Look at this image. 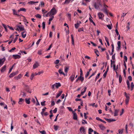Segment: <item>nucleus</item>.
Listing matches in <instances>:
<instances>
[{
	"mask_svg": "<svg viewBox=\"0 0 134 134\" xmlns=\"http://www.w3.org/2000/svg\"><path fill=\"white\" fill-rule=\"evenodd\" d=\"M57 12V10L54 7H53L49 12L51 16H54L56 14Z\"/></svg>",
	"mask_w": 134,
	"mask_h": 134,
	"instance_id": "1",
	"label": "nucleus"
},
{
	"mask_svg": "<svg viewBox=\"0 0 134 134\" xmlns=\"http://www.w3.org/2000/svg\"><path fill=\"white\" fill-rule=\"evenodd\" d=\"M61 85L60 83H56L54 85H52L51 86V88L52 90H54L55 87H56L57 88H58L59 87L61 86Z\"/></svg>",
	"mask_w": 134,
	"mask_h": 134,
	"instance_id": "2",
	"label": "nucleus"
},
{
	"mask_svg": "<svg viewBox=\"0 0 134 134\" xmlns=\"http://www.w3.org/2000/svg\"><path fill=\"white\" fill-rule=\"evenodd\" d=\"M108 7V6L106 5L105 3H104L103 4V8L101 9L103 12L105 13L107 15H108V11L107 8Z\"/></svg>",
	"mask_w": 134,
	"mask_h": 134,
	"instance_id": "3",
	"label": "nucleus"
},
{
	"mask_svg": "<svg viewBox=\"0 0 134 134\" xmlns=\"http://www.w3.org/2000/svg\"><path fill=\"white\" fill-rule=\"evenodd\" d=\"M98 15L99 19L102 20V18H104V14L101 12H99L98 13Z\"/></svg>",
	"mask_w": 134,
	"mask_h": 134,
	"instance_id": "4",
	"label": "nucleus"
},
{
	"mask_svg": "<svg viewBox=\"0 0 134 134\" xmlns=\"http://www.w3.org/2000/svg\"><path fill=\"white\" fill-rule=\"evenodd\" d=\"M24 88L25 90L27 92L31 93V92L30 91L29 87L27 85H25Z\"/></svg>",
	"mask_w": 134,
	"mask_h": 134,
	"instance_id": "5",
	"label": "nucleus"
},
{
	"mask_svg": "<svg viewBox=\"0 0 134 134\" xmlns=\"http://www.w3.org/2000/svg\"><path fill=\"white\" fill-rule=\"evenodd\" d=\"M12 57L14 59H19L20 58L21 56L18 54L16 55H12Z\"/></svg>",
	"mask_w": 134,
	"mask_h": 134,
	"instance_id": "6",
	"label": "nucleus"
},
{
	"mask_svg": "<svg viewBox=\"0 0 134 134\" xmlns=\"http://www.w3.org/2000/svg\"><path fill=\"white\" fill-rule=\"evenodd\" d=\"M80 131L81 133L85 134L86 133V131L85 130V129L83 127H81L80 129Z\"/></svg>",
	"mask_w": 134,
	"mask_h": 134,
	"instance_id": "7",
	"label": "nucleus"
},
{
	"mask_svg": "<svg viewBox=\"0 0 134 134\" xmlns=\"http://www.w3.org/2000/svg\"><path fill=\"white\" fill-rule=\"evenodd\" d=\"M5 60V57L2 59H0V65H2L4 63Z\"/></svg>",
	"mask_w": 134,
	"mask_h": 134,
	"instance_id": "8",
	"label": "nucleus"
},
{
	"mask_svg": "<svg viewBox=\"0 0 134 134\" xmlns=\"http://www.w3.org/2000/svg\"><path fill=\"white\" fill-rule=\"evenodd\" d=\"M75 74H72L70 76V80L71 82H72L75 79Z\"/></svg>",
	"mask_w": 134,
	"mask_h": 134,
	"instance_id": "9",
	"label": "nucleus"
},
{
	"mask_svg": "<svg viewBox=\"0 0 134 134\" xmlns=\"http://www.w3.org/2000/svg\"><path fill=\"white\" fill-rule=\"evenodd\" d=\"M39 66V64L37 62H36L33 65V68L35 69L37 68Z\"/></svg>",
	"mask_w": 134,
	"mask_h": 134,
	"instance_id": "10",
	"label": "nucleus"
},
{
	"mask_svg": "<svg viewBox=\"0 0 134 134\" xmlns=\"http://www.w3.org/2000/svg\"><path fill=\"white\" fill-rule=\"evenodd\" d=\"M73 119L74 120H76L77 119V115L76 114L74 111H73Z\"/></svg>",
	"mask_w": 134,
	"mask_h": 134,
	"instance_id": "11",
	"label": "nucleus"
},
{
	"mask_svg": "<svg viewBox=\"0 0 134 134\" xmlns=\"http://www.w3.org/2000/svg\"><path fill=\"white\" fill-rule=\"evenodd\" d=\"M27 32L26 31H24L21 33L22 36L23 38H25L26 36Z\"/></svg>",
	"mask_w": 134,
	"mask_h": 134,
	"instance_id": "12",
	"label": "nucleus"
},
{
	"mask_svg": "<svg viewBox=\"0 0 134 134\" xmlns=\"http://www.w3.org/2000/svg\"><path fill=\"white\" fill-rule=\"evenodd\" d=\"M18 28L20 31H24L25 30L23 26L18 25Z\"/></svg>",
	"mask_w": 134,
	"mask_h": 134,
	"instance_id": "13",
	"label": "nucleus"
},
{
	"mask_svg": "<svg viewBox=\"0 0 134 134\" xmlns=\"http://www.w3.org/2000/svg\"><path fill=\"white\" fill-rule=\"evenodd\" d=\"M24 102V100L23 99L20 98L19 99V100L18 103L20 104H22Z\"/></svg>",
	"mask_w": 134,
	"mask_h": 134,
	"instance_id": "14",
	"label": "nucleus"
},
{
	"mask_svg": "<svg viewBox=\"0 0 134 134\" xmlns=\"http://www.w3.org/2000/svg\"><path fill=\"white\" fill-rule=\"evenodd\" d=\"M124 94L126 97V99H130V94H129L127 93L126 92H125Z\"/></svg>",
	"mask_w": 134,
	"mask_h": 134,
	"instance_id": "15",
	"label": "nucleus"
},
{
	"mask_svg": "<svg viewBox=\"0 0 134 134\" xmlns=\"http://www.w3.org/2000/svg\"><path fill=\"white\" fill-rule=\"evenodd\" d=\"M6 66L5 65H4L3 67H2L1 69V71L2 72H4L6 69Z\"/></svg>",
	"mask_w": 134,
	"mask_h": 134,
	"instance_id": "16",
	"label": "nucleus"
},
{
	"mask_svg": "<svg viewBox=\"0 0 134 134\" xmlns=\"http://www.w3.org/2000/svg\"><path fill=\"white\" fill-rule=\"evenodd\" d=\"M119 112L118 110L115 109V112L114 113V116H116L118 115V113Z\"/></svg>",
	"mask_w": 134,
	"mask_h": 134,
	"instance_id": "17",
	"label": "nucleus"
},
{
	"mask_svg": "<svg viewBox=\"0 0 134 134\" xmlns=\"http://www.w3.org/2000/svg\"><path fill=\"white\" fill-rule=\"evenodd\" d=\"M86 2V3H88L90 2V0H83L82 4H83L86 5V3L85 2Z\"/></svg>",
	"mask_w": 134,
	"mask_h": 134,
	"instance_id": "18",
	"label": "nucleus"
},
{
	"mask_svg": "<svg viewBox=\"0 0 134 134\" xmlns=\"http://www.w3.org/2000/svg\"><path fill=\"white\" fill-rule=\"evenodd\" d=\"M104 37L105 38V40L107 43L108 45V46H109L110 44H109V42L108 39V38L106 36H105Z\"/></svg>",
	"mask_w": 134,
	"mask_h": 134,
	"instance_id": "19",
	"label": "nucleus"
},
{
	"mask_svg": "<svg viewBox=\"0 0 134 134\" xmlns=\"http://www.w3.org/2000/svg\"><path fill=\"white\" fill-rule=\"evenodd\" d=\"M94 6L95 8L97 9H98L99 8V6L97 5V3H94Z\"/></svg>",
	"mask_w": 134,
	"mask_h": 134,
	"instance_id": "20",
	"label": "nucleus"
},
{
	"mask_svg": "<svg viewBox=\"0 0 134 134\" xmlns=\"http://www.w3.org/2000/svg\"><path fill=\"white\" fill-rule=\"evenodd\" d=\"M13 14L14 15H16L18 16H19V15L18 13V12L16 11L14 9H13Z\"/></svg>",
	"mask_w": 134,
	"mask_h": 134,
	"instance_id": "21",
	"label": "nucleus"
},
{
	"mask_svg": "<svg viewBox=\"0 0 134 134\" xmlns=\"http://www.w3.org/2000/svg\"><path fill=\"white\" fill-rule=\"evenodd\" d=\"M58 72L59 73L61 74H62L64 76L65 75V74L63 71L62 69H59L58 71Z\"/></svg>",
	"mask_w": 134,
	"mask_h": 134,
	"instance_id": "22",
	"label": "nucleus"
},
{
	"mask_svg": "<svg viewBox=\"0 0 134 134\" xmlns=\"http://www.w3.org/2000/svg\"><path fill=\"white\" fill-rule=\"evenodd\" d=\"M99 127L102 130H103L105 129V127L102 125H100L99 126Z\"/></svg>",
	"mask_w": 134,
	"mask_h": 134,
	"instance_id": "23",
	"label": "nucleus"
},
{
	"mask_svg": "<svg viewBox=\"0 0 134 134\" xmlns=\"http://www.w3.org/2000/svg\"><path fill=\"white\" fill-rule=\"evenodd\" d=\"M62 93V91H60L59 92V93H58L57 95L56 98H58L61 95Z\"/></svg>",
	"mask_w": 134,
	"mask_h": 134,
	"instance_id": "24",
	"label": "nucleus"
},
{
	"mask_svg": "<svg viewBox=\"0 0 134 134\" xmlns=\"http://www.w3.org/2000/svg\"><path fill=\"white\" fill-rule=\"evenodd\" d=\"M74 26L75 27L76 29H77L80 26V25L79 24V22L78 21L77 23L75 24Z\"/></svg>",
	"mask_w": 134,
	"mask_h": 134,
	"instance_id": "25",
	"label": "nucleus"
},
{
	"mask_svg": "<svg viewBox=\"0 0 134 134\" xmlns=\"http://www.w3.org/2000/svg\"><path fill=\"white\" fill-rule=\"evenodd\" d=\"M69 69V67L65 66L64 68V71L65 72H66V73H67L68 72Z\"/></svg>",
	"mask_w": 134,
	"mask_h": 134,
	"instance_id": "26",
	"label": "nucleus"
},
{
	"mask_svg": "<svg viewBox=\"0 0 134 134\" xmlns=\"http://www.w3.org/2000/svg\"><path fill=\"white\" fill-rule=\"evenodd\" d=\"M71 38L72 44L73 45H74V37L72 35H71Z\"/></svg>",
	"mask_w": 134,
	"mask_h": 134,
	"instance_id": "27",
	"label": "nucleus"
},
{
	"mask_svg": "<svg viewBox=\"0 0 134 134\" xmlns=\"http://www.w3.org/2000/svg\"><path fill=\"white\" fill-rule=\"evenodd\" d=\"M25 100L26 102V103L28 104H29L30 103V99H27L26 98L25 99Z\"/></svg>",
	"mask_w": 134,
	"mask_h": 134,
	"instance_id": "28",
	"label": "nucleus"
},
{
	"mask_svg": "<svg viewBox=\"0 0 134 134\" xmlns=\"http://www.w3.org/2000/svg\"><path fill=\"white\" fill-rule=\"evenodd\" d=\"M122 80V78L121 76L120 75L119 77V81L120 83H121Z\"/></svg>",
	"mask_w": 134,
	"mask_h": 134,
	"instance_id": "29",
	"label": "nucleus"
},
{
	"mask_svg": "<svg viewBox=\"0 0 134 134\" xmlns=\"http://www.w3.org/2000/svg\"><path fill=\"white\" fill-rule=\"evenodd\" d=\"M71 0H66L64 3V4H69L70 1Z\"/></svg>",
	"mask_w": 134,
	"mask_h": 134,
	"instance_id": "30",
	"label": "nucleus"
},
{
	"mask_svg": "<svg viewBox=\"0 0 134 134\" xmlns=\"http://www.w3.org/2000/svg\"><path fill=\"white\" fill-rule=\"evenodd\" d=\"M93 130L91 128H89L88 130V134H92L91 133L93 132Z\"/></svg>",
	"mask_w": 134,
	"mask_h": 134,
	"instance_id": "31",
	"label": "nucleus"
},
{
	"mask_svg": "<svg viewBox=\"0 0 134 134\" xmlns=\"http://www.w3.org/2000/svg\"><path fill=\"white\" fill-rule=\"evenodd\" d=\"M21 95H22V97H25L26 96V93L23 92H21Z\"/></svg>",
	"mask_w": 134,
	"mask_h": 134,
	"instance_id": "32",
	"label": "nucleus"
},
{
	"mask_svg": "<svg viewBox=\"0 0 134 134\" xmlns=\"http://www.w3.org/2000/svg\"><path fill=\"white\" fill-rule=\"evenodd\" d=\"M67 16L68 17V19H69L70 20H71V15L69 13H68L67 14Z\"/></svg>",
	"mask_w": 134,
	"mask_h": 134,
	"instance_id": "33",
	"label": "nucleus"
},
{
	"mask_svg": "<svg viewBox=\"0 0 134 134\" xmlns=\"http://www.w3.org/2000/svg\"><path fill=\"white\" fill-rule=\"evenodd\" d=\"M15 76V74L13 72L11 73L9 76V77L10 78L12 77L13 76Z\"/></svg>",
	"mask_w": 134,
	"mask_h": 134,
	"instance_id": "34",
	"label": "nucleus"
},
{
	"mask_svg": "<svg viewBox=\"0 0 134 134\" xmlns=\"http://www.w3.org/2000/svg\"><path fill=\"white\" fill-rule=\"evenodd\" d=\"M79 80H80L82 82L84 80V78L83 77H79Z\"/></svg>",
	"mask_w": 134,
	"mask_h": 134,
	"instance_id": "35",
	"label": "nucleus"
},
{
	"mask_svg": "<svg viewBox=\"0 0 134 134\" xmlns=\"http://www.w3.org/2000/svg\"><path fill=\"white\" fill-rule=\"evenodd\" d=\"M42 11L43 14V16H45L44 15V14L46 13L47 12V11H46L45 9H43L42 10Z\"/></svg>",
	"mask_w": 134,
	"mask_h": 134,
	"instance_id": "36",
	"label": "nucleus"
},
{
	"mask_svg": "<svg viewBox=\"0 0 134 134\" xmlns=\"http://www.w3.org/2000/svg\"><path fill=\"white\" fill-rule=\"evenodd\" d=\"M24 17V18L23 19V21L25 23H26V22L27 24H28L29 23V22L27 21V20L25 18V17L24 16H23Z\"/></svg>",
	"mask_w": 134,
	"mask_h": 134,
	"instance_id": "37",
	"label": "nucleus"
},
{
	"mask_svg": "<svg viewBox=\"0 0 134 134\" xmlns=\"http://www.w3.org/2000/svg\"><path fill=\"white\" fill-rule=\"evenodd\" d=\"M60 59H61L63 61H64V55H61L60 58Z\"/></svg>",
	"mask_w": 134,
	"mask_h": 134,
	"instance_id": "38",
	"label": "nucleus"
},
{
	"mask_svg": "<svg viewBox=\"0 0 134 134\" xmlns=\"http://www.w3.org/2000/svg\"><path fill=\"white\" fill-rule=\"evenodd\" d=\"M46 23L44 22H43L42 23V27L43 29H44L45 27Z\"/></svg>",
	"mask_w": 134,
	"mask_h": 134,
	"instance_id": "39",
	"label": "nucleus"
},
{
	"mask_svg": "<svg viewBox=\"0 0 134 134\" xmlns=\"http://www.w3.org/2000/svg\"><path fill=\"white\" fill-rule=\"evenodd\" d=\"M123 129H119L118 130L119 133L120 134H121L123 132Z\"/></svg>",
	"mask_w": 134,
	"mask_h": 134,
	"instance_id": "40",
	"label": "nucleus"
},
{
	"mask_svg": "<svg viewBox=\"0 0 134 134\" xmlns=\"http://www.w3.org/2000/svg\"><path fill=\"white\" fill-rule=\"evenodd\" d=\"M35 16L37 18H41V16L39 14H37L35 15Z\"/></svg>",
	"mask_w": 134,
	"mask_h": 134,
	"instance_id": "41",
	"label": "nucleus"
},
{
	"mask_svg": "<svg viewBox=\"0 0 134 134\" xmlns=\"http://www.w3.org/2000/svg\"><path fill=\"white\" fill-rule=\"evenodd\" d=\"M100 73L98 74L97 75V76H96V77L95 80V81H96L97 79H98V78H99V77L100 76Z\"/></svg>",
	"mask_w": 134,
	"mask_h": 134,
	"instance_id": "42",
	"label": "nucleus"
},
{
	"mask_svg": "<svg viewBox=\"0 0 134 134\" xmlns=\"http://www.w3.org/2000/svg\"><path fill=\"white\" fill-rule=\"evenodd\" d=\"M51 18L49 19V21H51L54 18V16H50Z\"/></svg>",
	"mask_w": 134,
	"mask_h": 134,
	"instance_id": "43",
	"label": "nucleus"
},
{
	"mask_svg": "<svg viewBox=\"0 0 134 134\" xmlns=\"http://www.w3.org/2000/svg\"><path fill=\"white\" fill-rule=\"evenodd\" d=\"M2 25H3V26L4 27V28L5 31H7V26L3 24H2Z\"/></svg>",
	"mask_w": 134,
	"mask_h": 134,
	"instance_id": "44",
	"label": "nucleus"
},
{
	"mask_svg": "<svg viewBox=\"0 0 134 134\" xmlns=\"http://www.w3.org/2000/svg\"><path fill=\"white\" fill-rule=\"evenodd\" d=\"M81 31H83V27L81 28H79L78 30V31L79 32H80Z\"/></svg>",
	"mask_w": 134,
	"mask_h": 134,
	"instance_id": "45",
	"label": "nucleus"
},
{
	"mask_svg": "<svg viewBox=\"0 0 134 134\" xmlns=\"http://www.w3.org/2000/svg\"><path fill=\"white\" fill-rule=\"evenodd\" d=\"M39 132L42 134H46V132L44 130H43L42 131H39Z\"/></svg>",
	"mask_w": 134,
	"mask_h": 134,
	"instance_id": "46",
	"label": "nucleus"
},
{
	"mask_svg": "<svg viewBox=\"0 0 134 134\" xmlns=\"http://www.w3.org/2000/svg\"><path fill=\"white\" fill-rule=\"evenodd\" d=\"M20 10H21V11H23L24 12H25L26 11V9L25 8H21L20 9Z\"/></svg>",
	"mask_w": 134,
	"mask_h": 134,
	"instance_id": "47",
	"label": "nucleus"
},
{
	"mask_svg": "<svg viewBox=\"0 0 134 134\" xmlns=\"http://www.w3.org/2000/svg\"><path fill=\"white\" fill-rule=\"evenodd\" d=\"M14 66V65H13L11 67V68H10V70H9V71L8 72V73L9 74L11 72L12 70L13 69V68Z\"/></svg>",
	"mask_w": 134,
	"mask_h": 134,
	"instance_id": "48",
	"label": "nucleus"
},
{
	"mask_svg": "<svg viewBox=\"0 0 134 134\" xmlns=\"http://www.w3.org/2000/svg\"><path fill=\"white\" fill-rule=\"evenodd\" d=\"M59 62V60H56L54 62V63L55 64H58Z\"/></svg>",
	"mask_w": 134,
	"mask_h": 134,
	"instance_id": "49",
	"label": "nucleus"
},
{
	"mask_svg": "<svg viewBox=\"0 0 134 134\" xmlns=\"http://www.w3.org/2000/svg\"><path fill=\"white\" fill-rule=\"evenodd\" d=\"M34 77V74H31V76L30 77V79L31 80H32L33 79V78Z\"/></svg>",
	"mask_w": 134,
	"mask_h": 134,
	"instance_id": "50",
	"label": "nucleus"
},
{
	"mask_svg": "<svg viewBox=\"0 0 134 134\" xmlns=\"http://www.w3.org/2000/svg\"><path fill=\"white\" fill-rule=\"evenodd\" d=\"M95 52L96 54L97 55V56L98 57L99 56V54H98V51L96 49L95 50Z\"/></svg>",
	"mask_w": 134,
	"mask_h": 134,
	"instance_id": "51",
	"label": "nucleus"
},
{
	"mask_svg": "<svg viewBox=\"0 0 134 134\" xmlns=\"http://www.w3.org/2000/svg\"><path fill=\"white\" fill-rule=\"evenodd\" d=\"M35 98L36 99V101H37V102H36V105H40V104L39 103V102H38V100L37 99L36 97H35Z\"/></svg>",
	"mask_w": 134,
	"mask_h": 134,
	"instance_id": "52",
	"label": "nucleus"
},
{
	"mask_svg": "<svg viewBox=\"0 0 134 134\" xmlns=\"http://www.w3.org/2000/svg\"><path fill=\"white\" fill-rule=\"evenodd\" d=\"M130 99H126L125 103L126 104H127L128 103Z\"/></svg>",
	"mask_w": 134,
	"mask_h": 134,
	"instance_id": "53",
	"label": "nucleus"
},
{
	"mask_svg": "<svg viewBox=\"0 0 134 134\" xmlns=\"http://www.w3.org/2000/svg\"><path fill=\"white\" fill-rule=\"evenodd\" d=\"M107 73V71H105V72L104 74L103 75V77L104 78H105L106 77Z\"/></svg>",
	"mask_w": 134,
	"mask_h": 134,
	"instance_id": "54",
	"label": "nucleus"
},
{
	"mask_svg": "<svg viewBox=\"0 0 134 134\" xmlns=\"http://www.w3.org/2000/svg\"><path fill=\"white\" fill-rule=\"evenodd\" d=\"M53 44L52 43L49 46L48 48L47 49V51L49 50H50Z\"/></svg>",
	"mask_w": 134,
	"mask_h": 134,
	"instance_id": "55",
	"label": "nucleus"
},
{
	"mask_svg": "<svg viewBox=\"0 0 134 134\" xmlns=\"http://www.w3.org/2000/svg\"><path fill=\"white\" fill-rule=\"evenodd\" d=\"M128 79L130 81H132V77L131 76H129L128 77Z\"/></svg>",
	"mask_w": 134,
	"mask_h": 134,
	"instance_id": "56",
	"label": "nucleus"
},
{
	"mask_svg": "<svg viewBox=\"0 0 134 134\" xmlns=\"http://www.w3.org/2000/svg\"><path fill=\"white\" fill-rule=\"evenodd\" d=\"M90 73L89 72V71L87 72V73L85 75V78H87V77L89 75Z\"/></svg>",
	"mask_w": 134,
	"mask_h": 134,
	"instance_id": "57",
	"label": "nucleus"
},
{
	"mask_svg": "<svg viewBox=\"0 0 134 134\" xmlns=\"http://www.w3.org/2000/svg\"><path fill=\"white\" fill-rule=\"evenodd\" d=\"M96 72V71H95V72L92 73V75L90 76L89 77L88 79H89L91 78L92 76H94L95 74V73Z\"/></svg>",
	"mask_w": 134,
	"mask_h": 134,
	"instance_id": "58",
	"label": "nucleus"
},
{
	"mask_svg": "<svg viewBox=\"0 0 134 134\" xmlns=\"http://www.w3.org/2000/svg\"><path fill=\"white\" fill-rule=\"evenodd\" d=\"M35 2L33 1H30V2H28V3L29 4H34L35 3Z\"/></svg>",
	"mask_w": 134,
	"mask_h": 134,
	"instance_id": "59",
	"label": "nucleus"
},
{
	"mask_svg": "<svg viewBox=\"0 0 134 134\" xmlns=\"http://www.w3.org/2000/svg\"><path fill=\"white\" fill-rule=\"evenodd\" d=\"M46 101H44L43 102H41V104L42 106H44L45 105V103Z\"/></svg>",
	"mask_w": 134,
	"mask_h": 134,
	"instance_id": "60",
	"label": "nucleus"
},
{
	"mask_svg": "<svg viewBox=\"0 0 134 134\" xmlns=\"http://www.w3.org/2000/svg\"><path fill=\"white\" fill-rule=\"evenodd\" d=\"M45 16L47 17L48 16H51L49 12H48L47 14H46L45 15Z\"/></svg>",
	"mask_w": 134,
	"mask_h": 134,
	"instance_id": "61",
	"label": "nucleus"
},
{
	"mask_svg": "<svg viewBox=\"0 0 134 134\" xmlns=\"http://www.w3.org/2000/svg\"><path fill=\"white\" fill-rule=\"evenodd\" d=\"M67 108L69 111H72V112L73 111H74L71 107H68Z\"/></svg>",
	"mask_w": 134,
	"mask_h": 134,
	"instance_id": "62",
	"label": "nucleus"
},
{
	"mask_svg": "<svg viewBox=\"0 0 134 134\" xmlns=\"http://www.w3.org/2000/svg\"><path fill=\"white\" fill-rule=\"evenodd\" d=\"M15 47H14L12 48V49L9 50V52H12L13 51H14L15 49Z\"/></svg>",
	"mask_w": 134,
	"mask_h": 134,
	"instance_id": "63",
	"label": "nucleus"
},
{
	"mask_svg": "<svg viewBox=\"0 0 134 134\" xmlns=\"http://www.w3.org/2000/svg\"><path fill=\"white\" fill-rule=\"evenodd\" d=\"M107 26L109 29L111 30V27L109 24L107 25Z\"/></svg>",
	"mask_w": 134,
	"mask_h": 134,
	"instance_id": "64",
	"label": "nucleus"
}]
</instances>
